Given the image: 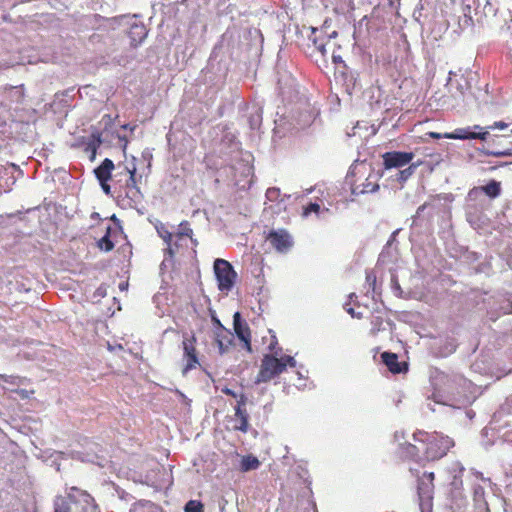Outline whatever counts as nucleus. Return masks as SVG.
<instances>
[{
  "label": "nucleus",
  "instance_id": "nucleus-60",
  "mask_svg": "<svg viewBox=\"0 0 512 512\" xmlns=\"http://www.w3.org/2000/svg\"><path fill=\"white\" fill-rule=\"evenodd\" d=\"M376 189H378V185H374L373 188L370 190L371 192L375 191Z\"/></svg>",
  "mask_w": 512,
  "mask_h": 512
},
{
  "label": "nucleus",
  "instance_id": "nucleus-32",
  "mask_svg": "<svg viewBox=\"0 0 512 512\" xmlns=\"http://www.w3.org/2000/svg\"><path fill=\"white\" fill-rule=\"evenodd\" d=\"M192 234L193 231L190 228L189 223L187 221L181 222L178 229V236H187L191 238Z\"/></svg>",
  "mask_w": 512,
  "mask_h": 512
},
{
  "label": "nucleus",
  "instance_id": "nucleus-26",
  "mask_svg": "<svg viewBox=\"0 0 512 512\" xmlns=\"http://www.w3.org/2000/svg\"><path fill=\"white\" fill-rule=\"evenodd\" d=\"M54 512H70L69 502L62 496H58L54 500Z\"/></svg>",
  "mask_w": 512,
  "mask_h": 512
},
{
  "label": "nucleus",
  "instance_id": "nucleus-5",
  "mask_svg": "<svg viewBox=\"0 0 512 512\" xmlns=\"http://www.w3.org/2000/svg\"><path fill=\"white\" fill-rule=\"evenodd\" d=\"M168 145L178 154L194 149L195 141L186 130H169L166 135Z\"/></svg>",
  "mask_w": 512,
  "mask_h": 512
},
{
  "label": "nucleus",
  "instance_id": "nucleus-15",
  "mask_svg": "<svg viewBox=\"0 0 512 512\" xmlns=\"http://www.w3.org/2000/svg\"><path fill=\"white\" fill-rule=\"evenodd\" d=\"M394 438L397 442H399L397 455L399 458L403 461H408L413 459L415 455V446L411 443H408L407 441L400 442L401 439L405 440V433L404 431H396Z\"/></svg>",
  "mask_w": 512,
  "mask_h": 512
},
{
  "label": "nucleus",
  "instance_id": "nucleus-28",
  "mask_svg": "<svg viewBox=\"0 0 512 512\" xmlns=\"http://www.w3.org/2000/svg\"><path fill=\"white\" fill-rule=\"evenodd\" d=\"M156 230L158 235L163 239V241L166 243L167 247L172 246V233L167 230V228L160 224L159 226H156Z\"/></svg>",
  "mask_w": 512,
  "mask_h": 512
},
{
  "label": "nucleus",
  "instance_id": "nucleus-44",
  "mask_svg": "<svg viewBox=\"0 0 512 512\" xmlns=\"http://www.w3.org/2000/svg\"><path fill=\"white\" fill-rule=\"evenodd\" d=\"M212 321L216 327H218L222 333L230 334L228 330L224 328V326L221 324L220 320L216 316H212Z\"/></svg>",
  "mask_w": 512,
  "mask_h": 512
},
{
  "label": "nucleus",
  "instance_id": "nucleus-36",
  "mask_svg": "<svg viewBox=\"0 0 512 512\" xmlns=\"http://www.w3.org/2000/svg\"><path fill=\"white\" fill-rule=\"evenodd\" d=\"M231 343V340L228 339L227 342H225L220 334H217V344L218 348L221 354L225 353L229 347V344Z\"/></svg>",
  "mask_w": 512,
  "mask_h": 512
},
{
  "label": "nucleus",
  "instance_id": "nucleus-18",
  "mask_svg": "<svg viewBox=\"0 0 512 512\" xmlns=\"http://www.w3.org/2000/svg\"><path fill=\"white\" fill-rule=\"evenodd\" d=\"M114 169V163L111 159L105 158L102 163L95 168L94 173L99 182H108Z\"/></svg>",
  "mask_w": 512,
  "mask_h": 512
},
{
  "label": "nucleus",
  "instance_id": "nucleus-63",
  "mask_svg": "<svg viewBox=\"0 0 512 512\" xmlns=\"http://www.w3.org/2000/svg\"><path fill=\"white\" fill-rule=\"evenodd\" d=\"M353 297H356V295H355L354 293H351V294L349 295V298H353Z\"/></svg>",
  "mask_w": 512,
  "mask_h": 512
},
{
  "label": "nucleus",
  "instance_id": "nucleus-52",
  "mask_svg": "<svg viewBox=\"0 0 512 512\" xmlns=\"http://www.w3.org/2000/svg\"><path fill=\"white\" fill-rule=\"evenodd\" d=\"M72 457H77L78 459H81L82 461H84V459L80 457V452H76L75 454L73 453Z\"/></svg>",
  "mask_w": 512,
  "mask_h": 512
},
{
  "label": "nucleus",
  "instance_id": "nucleus-35",
  "mask_svg": "<svg viewBox=\"0 0 512 512\" xmlns=\"http://www.w3.org/2000/svg\"><path fill=\"white\" fill-rule=\"evenodd\" d=\"M280 196V189L276 187L268 188L266 191V198L269 201H275Z\"/></svg>",
  "mask_w": 512,
  "mask_h": 512
},
{
  "label": "nucleus",
  "instance_id": "nucleus-21",
  "mask_svg": "<svg viewBox=\"0 0 512 512\" xmlns=\"http://www.w3.org/2000/svg\"><path fill=\"white\" fill-rule=\"evenodd\" d=\"M260 466V461L257 457L252 455L244 456L240 463V469L242 472H248L251 470H256Z\"/></svg>",
  "mask_w": 512,
  "mask_h": 512
},
{
  "label": "nucleus",
  "instance_id": "nucleus-48",
  "mask_svg": "<svg viewBox=\"0 0 512 512\" xmlns=\"http://www.w3.org/2000/svg\"><path fill=\"white\" fill-rule=\"evenodd\" d=\"M230 145H231V148L233 150L235 149H238L239 148V143L235 141V137L234 135H231V138H230Z\"/></svg>",
  "mask_w": 512,
  "mask_h": 512
},
{
  "label": "nucleus",
  "instance_id": "nucleus-6",
  "mask_svg": "<svg viewBox=\"0 0 512 512\" xmlns=\"http://www.w3.org/2000/svg\"><path fill=\"white\" fill-rule=\"evenodd\" d=\"M68 498L81 505L83 512H100L95 499L85 490H81L75 486L67 489Z\"/></svg>",
  "mask_w": 512,
  "mask_h": 512
},
{
  "label": "nucleus",
  "instance_id": "nucleus-10",
  "mask_svg": "<svg viewBox=\"0 0 512 512\" xmlns=\"http://www.w3.org/2000/svg\"><path fill=\"white\" fill-rule=\"evenodd\" d=\"M233 329L235 335L244 343V348L248 352H252L250 328L247 322L242 319V316L238 311L233 315Z\"/></svg>",
  "mask_w": 512,
  "mask_h": 512
},
{
  "label": "nucleus",
  "instance_id": "nucleus-46",
  "mask_svg": "<svg viewBox=\"0 0 512 512\" xmlns=\"http://www.w3.org/2000/svg\"><path fill=\"white\" fill-rule=\"evenodd\" d=\"M509 126V123H505V121H495L491 128H507Z\"/></svg>",
  "mask_w": 512,
  "mask_h": 512
},
{
  "label": "nucleus",
  "instance_id": "nucleus-27",
  "mask_svg": "<svg viewBox=\"0 0 512 512\" xmlns=\"http://www.w3.org/2000/svg\"><path fill=\"white\" fill-rule=\"evenodd\" d=\"M415 166V164H411L408 168L397 171L395 177H397V180L400 183L405 182L412 176ZM391 177H394V175H391Z\"/></svg>",
  "mask_w": 512,
  "mask_h": 512
},
{
  "label": "nucleus",
  "instance_id": "nucleus-20",
  "mask_svg": "<svg viewBox=\"0 0 512 512\" xmlns=\"http://www.w3.org/2000/svg\"><path fill=\"white\" fill-rule=\"evenodd\" d=\"M400 229H396L390 236L389 240L387 241L385 247L383 248L382 252L379 255L378 263L379 264H386L387 262L391 261L392 255H391V246L392 243L395 241L397 234L399 233Z\"/></svg>",
  "mask_w": 512,
  "mask_h": 512
},
{
  "label": "nucleus",
  "instance_id": "nucleus-19",
  "mask_svg": "<svg viewBox=\"0 0 512 512\" xmlns=\"http://www.w3.org/2000/svg\"><path fill=\"white\" fill-rule=\"evenodd\" d=\"M408 274L405 268H399L396 273L391 272V288L396 296L404 297V291L399 284V278H404Z\"/></svg>",
  "mask_w": 512,
  "mask_h": 512
},
{
  "label": "nucleus",
  "instance_id": "nucleus-24",
  "mask_svg": "<svg viewBox=\"0 0 512 512\" xmlns=\"http://www.w3.org/2000/svg\"><path fill=\"white\" fill-rule=\"evenodd\" d=\"M174 249L172 246L166 247L164 250V259L160 264V270L163 272L169 267L173 266L174 263Z\"/></svg>",
  "mask_w": 512,
  "mask_h": 512
},
{
  "label": "nucleus",
  "instance_id": "nucleus-47",
  "mask_svg": "<svg viewBox=\"0 0 512 512\" xmlns=\"http://www.w3.org/2000/svg\"><path fill=\"white\" fill-rule=\"evenodd\" d=\"M99 183H100V186H101L102 190L104 191V193L109 194L110 186L107 184V182H99Z\"/></svg>",
  "mask_w": 512,
  "mask_h": 512
},
{
  "label": "nucleus",
  "instance_id": "nucleus-8",
  "mask_svg": "<svg viewBox=\"0 0 512 512\" xmlns=\"http://www.w3.org/2000/svg\"><path fill=\"white\" fill-rule=\"evenodd\" d=\"M267 241L281 253H286L293 245L291 235L284 229L271 230L267 236Z\"/></svg>",
  "mask_w": 512,
  "mask_h": 512
},
{
  "label": "nucleus",
  "instance_id": "nucleus-34",
  "mask_svg": "<svg viewBox=\"0 0 512 512\" xmlns=\"http://www.w3.org/2000/svg\"><path fill=\"white\" fill-rule=\"evenodd\" d=\"M320 205L318 203H310L307 207L304 208L303 215L308 216L311 213L319 214L320 213Z\"/></svg>",
  "mask_w": 512,
  "mask_h": 512
},
{
  "label": "nucleus",
  "instance_id": "nucleus-50",
  "mask_svg": "<svg viewBox=\"0 0 512 512\" xmlns=\"http://www.w3.org/2000/svg\"><path fill=\"white\" fill-rule=\"evenodd\" d=\"M55 454H56V460H57V459H60V458H61V459H62V458H64V455H65V453H64V452H56Z\"/></svg>",
  "mask_w": 512,
  "mask_h": 512
},
{
  "label": "nucleus",
  "instance_id": "nucleus-64",
  "mask_svg": "<svg viewBox=\"0 0 512 512\" xmlns=\"http://www.w3.org/2000/svg\"><path fill=\"white\" fill-rule=\"evenodd\" d=\"M474 128H480V125H478V123H476V124L474 125Z\"/></svg>",
  "mask_w": 512,
  "mask_h": 512
},
{
  "label": "nucleus",
  "instance_id": "nucleus-42",
  "mask_svg": "<svg viewBox=\"0 0 512 512\" xmlns=\"http://www.w3.org/2000/svg\"><path fill=\"white\" fill-rule=\"evenodd\" d=\"M349 305H350L349 303L344 304V309L347 311V313L350 314L353 318L360 319L362 317V314L356 313L355 310L353 308H351Z\"/></svg>",
  "mask_w": 512,
  "mask_h": 512
},
{
  "label": "nucleus",
  "instance_id": "nucleus-17",
  "mask_svg": "<svg viewBox=\"0 0 512 512\" xmlns=\"http://www.w3.org/2000/svg\"><path fill=\"white\" fill-rule=\"evenodd\" d=\"M365 289L366 295H370L374 301L380 298L381 289L377 284V276L374 271H366Z\"/></svg>",
  "mask_w": 512,
  "mask_h": 512
},
{
  "label": "nucleus",
  "instance_id": "nucleus-51",
  "mask_svg": "<svg viewBox=\"0 0 512 512\" xmlns=\"http://www.w3.org/2000/svg\"><path fill=\"white\" fill-rule=\"evenodd\" d=\"M91 218H92V219H98V218H99V213H97V212H93V213L91 214Z\"/></svg>",
  "mask_w": 512,
  "mask_h": 512
},
{
  "label": "nucleus",
  "instance_id": "nucleus-59",
  "mask_svg": "<svg viewBox=\"0 0 512 512\" xmlns=\"http://www.w3.org/2000/svg\"><path fill=\"white\" fill-rule=\"evenodd\" d=\"M411 220H412V225H413L416 222V216H412Z\"/></svg>",
  "mask_w": 512,
  "mask_h": 512
},
{
  "label": "nucleus",
  "instance_id": "nucleus-12",
  "mask_svg": "<svg viewBox=\"0 0 512 512\" xmlns=\"http://www.w3.org/2000/svg\"><path fill=\"white\" fill-rule=\"evenodd\" d=\"M195 337L193 336L191 339H185L183 341V357L186 360V364L183 368V374H187L190 370L194 369L198 362V357L196 354V349L194 346Z\"/></svg>",
  "mask_w": 512,
  "mask_h": 512
},
{
  "label": "nucleus",
  "instance_id": "nucleus-7",
  "mask_svg": "<svg viewBox=\"0 0 512 512\" xmlns=\"http://www.w3.org/2000/svg\"><path fill=\"white\" fill-rule=\"evenodd\" d=\"M101 134L96 131L90 136H78L70 143L72 148H83L85 152L90 153V160L94 161L96 158L97 149L101 145Z\"/></svg>",
  "mask_w": 512,
  "mask_h": 512
},
{
  "label": "nucleus",
  "instance_id": "nucleus-43",
  "mask_svg": "<svg viewBox=\"0 0 512 512\" xmlns=\"http://www.w3.org/2000/svg\"><path fill=\"white\" fill-rule=\"evenodd\" d=\"M280 359H283V362L286 363V367L287 366H290V367L296 366V361H295L294 357H292V356H284V357H281Z\"/></svg>",
  "mask_w": 512,
  "mask_h": 512
},
{
  "label": "nucleus",
  "instance_id": "nucleus-1",
  "mask_svg": "<svg viewBox=\"0 0 512 512\" xmlns=\"http://www.w3.org/2000/svg\"><path fill=\"white\" fill-rule=\"evenodd\" d=\"M418 440L422 442L423 454L427 461H435L441 459L448 453L454 442L450 436H444L439 433H421L418 432Z\"/></svg>",
  "mask_w": 512,
  "mask_h": 512
},
{
  "label": "nucleus",
  "instance_id": "nucleus-58",
  "mask_svg": "<svg viewBox=\"0 0 512 512\" xmlns=\"http://www.w3.org/2000/svg\"><path fill=\"white\" fill-rule=\"evenodd\" d=\"M309 116L313 117V119L315 120V119H316L317 114H315V113H310V114H309Z\"/></svg>",
  "mask_w": 512,
  "mask_h": 512
},
{
  "label": "nucleus",
  "instance_id": "nucleus-57",
  "mask_svg": "<svg viewBox=\"0 0 512 512\" xmlns=\"http://www.w3.org/2000/svg\"><path fill=\"white\" fill-rule=\"evenodd\" d=\"M125 286H127V284L121 283L119 287L121 290H123L125 288Z\"/></svg>",
  "mask_w": 512,
  "mask_h": 512
},
{
  "label": "nucleus",
  "instance_id": "nucleus-22",
  "mask_svg": "<svg viewBox=\"0 0 512 512\" xmlns=\"http://www.w3.org/2000/svg\"><path fill=\"white\" fill-rule=\"evenodd\" d=\"M110 234H111V226H108L106 228V232H105L104 236L101 239H99L97 242V246L100 250L109 252L114 248V243L112 242V240L110 238Z\"/></svg>",
  "mask_w": 512,
  "mask_h": 512
},
{
  "label": "nucleus",
  "instance_id": "nucleus-40",
  "mask_svg": "<svg viewBox=\"0 0 512 512\" xmlns=\"http://www.w3.org/2000/svg\"><path fill=\"white\" fill-rule=\"evenodd\" d=\"M19 377L17 376H13V375H5V374H0V379L3 380L4 382L6 383H10V384H17V379Z\"/></svg>",
  "mask_w": 512,
  "mask_h": 512
},
{
  "label": "nucleus",
  "instance_id": "nucleus-62",
  "mask_svg": "<svg viewBox=\"0 0 512 512\" xmlns=\"http://www.w3.org/2000/svg\"><path fill=\"white\" fill-rule=\"evenodd\" d=\"M412 437H413V439H414V440L416 439V431H414V432L412 433Z\"/></svg>",
  "mask_w": 512,
  "mask_h": 512
},
{
  "label": "nucleus",
  "instance_id": "nucleus-4",
  "mask_svg": "<svg viewBox=\"0 0 512 512\" xmlns=\"http://www.w3.org/2000/svg\"><path fill=\"white\" fill-rule=\"evenodd\" d=\"M285 369L286 363L283 362V359L273 355H265L257 375L256 383L268 382L281 374Z\"/></svg>",
  "mask_w": 512,
  "mask_h": 512
},
{
  "label": "nucleus",
  "instance_id": "nucleus-16",
  "mask_svg": "<svg viewBox=\"0 0 512 512\" xmlns=\"http://www.w3.org/2000/svg\"><path fill=\"white\" fill-rule=\"evenodd\" d=\"M147 29L142 23H134L128 30V37L131 40V46L137 47L147 37Z\"/></svg>",
  "mask_w": 512,
  "mask_h": 512
},
{
  "label": "nucleus",
  "instance_id": "nucleus-41",
  "mask_svg": "<svg viewBox=\"0 0 512 512\" xmlns=\"http://www.w3.org/2000/svg\"><path fill=\"white\" fill-rule=\"evenodd\" d=\"M249 418V414L245 408H235V418L236 420L240 418Z\"/></svg>",
  "mask_w": 512,
  "mask_h": 512
},
{
  "label": "nucleus",
  "instance_id": "nucleus-61",
  "mask_svg": "<svg viewBox=\"0 0 512 512\" xmlns=\"http://www.w3.org/2000/svg\"><path fill=\"white\" fill-rule=\"evenodd\" d=\"M121 128H123V129L129 128V125L128 124H124V125L121 126Z\"/></svg>",
  "mask_w": 512,
  "mask_h": 512
},
{
  "label": "nucleus",
  "instance_id": "nucleus-56",
  "mask_svg": "<svg viewBox=\"0 0 512 512\" xmlns=\"http://www.w3.org/2000/svg\"><path fill=\"white\" fill-rule=\"evenodd\" d=\"M313 190H314V188H313V187H311V188H309V189H307V190H306V193H305V194H306V195L311 194V193L313 192Z\"/></svg>",
  "mask_w": 512,
  "mask_h": 512
},
{
  "label": "nucleus",
  "instance_id": "nucleus-2",
  "mask_svg": "<svg viewBox=\"0 0 512 512\" xmlns=\"http://www.w3.org/2000/svg\"><path fill=\"white\" fill-rule=\"evenodd\" d=\"M213 269L218 283V289L222 292L231 291L237 278V273L231 263L218 258L214 261Z\"/></svg>",
  "mask_w": 512,
  "mask_h": 512
},
{
  "label": "nucleus",
  "instance_id": "nucleus-33",
  "mask_svg": "<svg viewBox=\"0 0 512 512\" xmlns=\"http://www.w3.org/2000/svg\"><path fill=\"white\" fill-rule=\"evenodd\" d=\"M141 158L144 162L147 163V169L150 170V167H151V162H152V159H153V153H152V149L150 148H145L142 153H141Z\"/></svg>",
  "mask_w": 512,
  "mask_h": 512
},
{
  "label": "nucleus",
  "instance_id": "nucleus-9",
  "mask_svg": "<svg viewBox=\"0 0 512 512\" xmlns=\"http://www.w3.org/2000/svg\"><path fill=\"white\" fill-rule=\"evenodd\" d=\"M412 159V152H387L383 155V164L387 170H391L393 168L399 169L409 164Z\"/></svg>",
  "mask_w": 512,
  "mask_h": 512
},
{
  "label": "nucleus",
  "instance_id": "nucleus-38",
  "mask_svg": "<svg viewBox=\"0 0 512 512\" xmlns=\"http://www.w3.org/2000/svg\"><path fill=\"white\" fill-rule=\"evenodd\" d=\"M128 171H129L130 176H129V179L127 181L126 187L128 185H130V186H137L136 185V167L133 166V168L129 169Z\"/></svg>",
  "mask_w": 512,
  "mask_h": 512
},
{
  "label": "nucleus",
  "instance_id": "nucleus-13",
  "mask_svg": "<svg viewBox=\"0 0 512 512\" xmlns=\"http://www.w3.org/2000/svg\"><path fill=\"white\" fill-rule=\"evenodd\" d=\"M393 321L386 316V312L376 311L371 319V334L377 335L380 332L393 330Z\"/></svg>",
  "mask_w": 512,
  "mask_h": 512
},
{
  "label": "nucleus",
  "instance_id": "nucleus-11",
  "mask_svg": "<svg viewBox=\"0 0 512 512\" xmlns=\"http://www.w3.org/2000/svg\"><path fill=\"white\" fill-rule=\"evenodd\" d=\"M425 478L428 482L424 484L423 488L419 486L418 495L420 499L424 500L421 504L422 512H432L435 475L434 473H428V475H425Z\"/></svg>",
  "mask_w": 512,
  "mask_h": 512
},
{
  "label": "nucleus",
  "instance_id": "nucleus-3",
  "mask_svg": "<svg viewBox=\"0 0 512 512\" xmlns=\"http://www.w3.org/2000/svg\"><path fill=\"white\" fill-rule=\"evenodd\" d=\"M446 138H480L485 141V150L491 155H507L510 153L509 148H504L497 139L491 137L489 131H483L482 133H475V131H460L459 133H445Z\"/></svg>",
  "mask_w": 512,
  "mask_h": 512
},
{
  "label": "nucleus",
  "instance_id": "nucleus-37",
  "mask_svg": "<svg viewBox=\"0 0 512 512\" xmlns=\"http://www.w3.org/2000/svg\"><path fill=\"white\" fill-rule=\"evenodd\" d=\"M248 420H249V418H245V417L238 419L237 421L239 422V424L235 426V429L246 433L249 428Z\"/></svg>",
  "mask_w": 512,
  "mask_h": 512
},
{
  "label": "nucleus",
  "instance_id": "nucleus-45",
  "mask_svg": "<svg viewBox=\"0 0 512 512\" xmlns=\"http://www.w3.org/2000/svg\"><path fill=\"white\" fill-rule=\"evenodd\" d=\"M222 392L228 396H231L233 398H237L238 397V393H236L234 390L228 388V387H225L222 389Z\"/></svg>",
  "mask_w": 512,
  "mask_h": 512
},
{
  "label": "nucleus",
  "instance_id": "nucleus-54",
  "mask_svg": "<svg viewBox=\"0 0 512 512\" xmlns=\"http://www.w3.org/2000/svg\"><path fill=\"white\" fill-rule=\"evenodd\" d=\"M430 136H434L435 138H439V133H434V131L430 132Z\"/></svg>",
  "mask_w": 512,
  "mask_h": 512
},
{
  "label": "nucleus",
  "instance_id": "nucleus-29",
  "mask_svg": "<svg viewBox=\"0 0 512 512\" xmlns=\"http://www.w3.org/2000/svg\"><path fill=\"white\" fill-rule=\"evenodd\" d=\"M184 512H203V504L197 500H189L184 506Z\"/></svg>",
  "mask_w": 512,
  "mask_h": 512
},
{
  "label": "nucleus",
  "instance_id": "nucleus-39",
  "mask_svg": "<svg viewBox=\"0 0 512 512\" xmlns=\"http://www.w3.org/2000/svg\"><path fill=\"white\" fill-rule=\"evenodd\" d=\"M236 399H237V405L235 406V408H245V405L247 403L246 395H244L243 393L238 394V397Z\"/></svg>",
  "mask_w": 512,
  "mask_h": 512
},
{
  "label": "nucleus",
  "instance_id": "nucleus-53",
  "mask_svg": "<svg viewBox=\"0 0 512 512\" xmlns=\"http://www.w3.org/2000/svg\"><path fill=\"white\" fill-rule=\"evenodd\" d=\"M275 344H276V341H273V342H271V343L269 344V349H270V351H273Z\"/></svg>",
  "mask_w": 512,
  "mask_h": 512
},
{
  "label": "nucleus",
  "instance_id": "nucleus-49",
  "mask_svg": "<svg viewBox=\"0 0 512 512\" xmlns=\"http://www.w3.org/2000/svg\"><path fill=\"white\" fill-rule=\"evenodd\" d=\"M119 140H120V142H123V145H122V146H123V150H125V149H126V147H127V143H128V141H127L126 139H124V138L120 137V136H119Z\"/></svg>",
  "mask_w": 512,
  "mask_h": 512
},
{
  "label": "nucleus",
  "instance_id": "nucleus-25",
  "mask_svg": "<svg viewBox=\"0 0 512 512\" xmlns=\"http://www.w3.org/2000/svg\"><path fill=\"white\" fill-rule=\"evenodd\" d=\"M482 190L489 195V197H497V195L501 193V183L492 179V181H489V183L482 187Z\"/></svg>",
  "mask_w": 512,
  "mask_h": 512
},
{
  "label": "nucleus",
  "instance_id": "nucleus-14",
  "mask_svg": "<svg viewBox=\"0 0 512 512\" xmlns=\"http://www.w3.org/2000/svg\"><path fill=\"white\" fill-rule=\"evenodd\" d=\"M381 359L392 374H402L408 371V363L406 361H399L396 353L383 352Z\"/></svg>",
  "mask_w": 512,
  "mask_h": 512
},
{
  "label": "nucleus",
  "instance_id": "nucleus-31",
  "mask_svg": "<svg viewBox=\"0 0 512 512\" xmlns=\"http://www.w3.org/2000/svg\"><path fill=\"white\" fill-rule=\"evenodd\" d=\"M462 23L464 26H473L474 20L471 16V6L469 4L463 8Z\"/></svg>",
  "mask_w": 512,
  "mask_h": 512
},
{
  "label": "nucleus",
  "instance_id": "nucleus-30",
  "mask_svg": "<svg viewBox=\"0 0 512 512\" xmlns=\"http://www.w3.org/2000/svg\"><path fill=\"white\" fill-rule=\"evenodd\" d=\"M317 32H318V29L316 28H313L312 29V35L310 36V38L312 39L316 49L318 51H320L322 54L325 53V42L324 40H321L317 37Z\"/></svg>",
  "mask_w": 512,
  "mask_h": 512
},
{
  "label": "nucleus",
  "instance_id": "nucleus-23",
  "mask_svg": "<svg viewBox=\"0 0 512 512\" xmlns=\"http://www.w3.org/2000/svg\"><path fill=\"white\" fill-rule=\"evenodd\" d=\"M126 197L130 200V205H137L141 203L143 199L140 189L137 186L130 185L126 187Z\"/></svg>",
  "mask_w": 512,
  "mask_h": 512
},
{
  "label": "nucleus",
  "instance_id": "nucleus-55",
  "mask_svg": "<svg viewBox=\"0 0 512 512\" xmlns=\"http://www.w3.org/2000/svg\"><path fill=\"white\" fill-rule=\"evenodd\" d=\"M282 130H273L274 134H273V139L278 136L279 132H281Z\"/></svg>",
  "mask_w": 512,
  "mask_h": 512
}]
</instances>
